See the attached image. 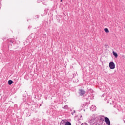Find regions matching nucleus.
<instances>
[{
	"label": "nucleus",
	"instance_id": "4",
	"mask_svg": "<svg viewBox=\"0 0 125 125\" xmlns=\"http://www.w3.org/2000/svg\"><path fill=\"white\" fill-rule=\"evenodd\" d=\"M91 111L94 112L96 110V106L94 105H92L90 108Z\"/></svg>",
	"mask_w": 125,
	"mask_h": 125
},
{
	"label": "nucleus",
	"instance_id": "7",
	"mask_svg": "<svg viewBox=\"0 0 125 125\" xmlns=\"http://www.w3.org/2000/svg\"><path fill=\"white\" fill-rule=\"evenodd\" d=\"M13 83V81H12V80L8 81V85H11V84H12Z\"/></svg>",
	"mask_w": 125,
	"mask_h": 125
},
{
	"label": "nucleus",
	"instance_id": "2",
	"mask_svg": "<svg viewBox=\"0 0 125 125\" xmlns=\"http://www.w3.org/2000/svg\"><path fill=\"white\" fill-rule=\"evenodd\" d=\"M105 122L107 125H110L111 123L110 122V119L108 118V117L105 118Z\"/></svg>",
	"mask_w": 125,
	"mask_h": 125
},
{
	"label": "nucleus",
	"instance_id": "3",
	"mask_svg": "<svg viewBox=\"0 0 125 125\" xmlns=\"http://www.w3.org/2000/svg\"><path fill=\"white\" fill-rule=\"evenodd\" d=\"M66 123H67V120H63L61 122L60 125H65Z\"/></svg>",
	"mask_w": 125,
	"mask_h": 125
},
{
	"label": "nucleus",
	"instance_id": "11",
	"mask_svg": "<svg viewBox=\"0 0 125 125\" xmlns=\"http://www.w3.org/2000/svg\"><path fill=\"white\" fill-rule=\"evenodd\" d=\"M63 108V109H68V105H65Z\"/></svg>",
	"mask_w": 125,
	"mask_h": 125
},
{
	"label": "nucleus",
	"instance_id": "1",
	"mask_svg": "<svg viewBox=\"0 0 125 125\" xmlns=\"http://www.w3.org/2000/svg\"><path fill=\"white\" fill-rule=\"evenodd\" d=\"M109 67L110 68V69H111V70H114V69H115V63H114V62H111L109 63Z\"/></svg>",
	"mask_w": 125,
	"mask_h": 125
},
{
	"label": "nucleus",
	"instance_id": "13",
	"mask_svg": "<svg viewBox=\"0 0 125 125\" xmlns=\"http://www.w3.org/2000/svg\"><path fill=\"white\" fill-rule=\"evenodd\" d=\"M103 96H105V94H104L103 95Z\"/></svg>",
	"mask_w": 125,
	"mask_h": 125
},
{
	"label": "nucleus",
	"instance_id": "9",
	"mask_svg": "<svg viewBox=\"0 0 125 125\" xmlns=\"http://www.w3.org/2000/svg\"><path fill=\"white\" fill-rule=\"evenodd\" d=\"M91 123H93V124H95V123H96V120H95V119H94L93 120H91Z\"/></svg>",
	"mask_w": 125,
	"mask_h": 125
},
{
	"label": "nucleus",
	"instance_id": "14",
	"mask_svg": "<svg viewBox=\"0 0 125 125\" xmlns=\"http://www.w3.org/2000/svg\"><path fill=\"white\" fill-rule=\"evenodd\" d=\"M62 0H61V2H62Z\"/></svg>",
	"mask_w": 125,
	"mask_h": 125
},
{
	"label": "nucleus",
	"instance_id": "5",
	"mask_svg": "<svg viewBox=\"0 0 125 125\" xmlns=\"http://www.w3.org/2000/svg\"><path fill=\"white\" fill-rule=\"evenodd\" d=\"M79 91H80L79 93L81 95H83V94L85 93V92L84 91V90L82 89H80Z\"/></svg>",
	"mask_w": 125,
	"mask_h": 125
},
{
	"label": "nucleus",
	"instance_id": "12",
	"mask_svg": "<svg viewBox=\"0 0 125 125\" xmlns=\"http://www.w3.org/2000/svg\"><path fill=\"white\" fill-rule=\"evenodd\" d=\"M81 125H88L86 123H82Z\"/></svg>",
	"mask_w": 125,
	"mask_h": 125
},
{
	"label": "nucleus",
	"instance_id": "6",
	"mask_svg": "<svg viewBox=\"0 0 125 125\" xmlns=\"http://www.w3.org/2000/svg\"><path fill=\"white\" fill-rule=\"evenodd\" d=\"M112 53L114 55V56H115V58H117L118 57V54L116 52H115V51H113Z\"/></svg>",
	"mask_w": 125,
	"mask_h": 125
},
{
	"label": "nucleus",
	"instance_id": "8",
	"mask_svg": "<svg viewBox=\"0 0 125 125\" xmlns=\"http://www.w3.org/2000/svg\"><path fill=\"white\" fill-rule=\"evenodd\" d=\"M65 125H72L70 122L67 121L66 123H65Z\"/></svg>",
	"mask_w": 125,
	"mask_h": 125
},
{
	"label": "nucleus",
	"instance_id": "10",
	"mask_svg": "<svg viewBox=\"0 0 125 125\" xmlns=\"http://www.w3.org/2000/svg\"><path fill=\"white\" fill-rule=\"evenodd\" d=\"M104 31L105 33H109V29L108 28H105Z\"/></svg>",
	"mask_w": 125,
	"mask_h": 125
}]
</instances>
